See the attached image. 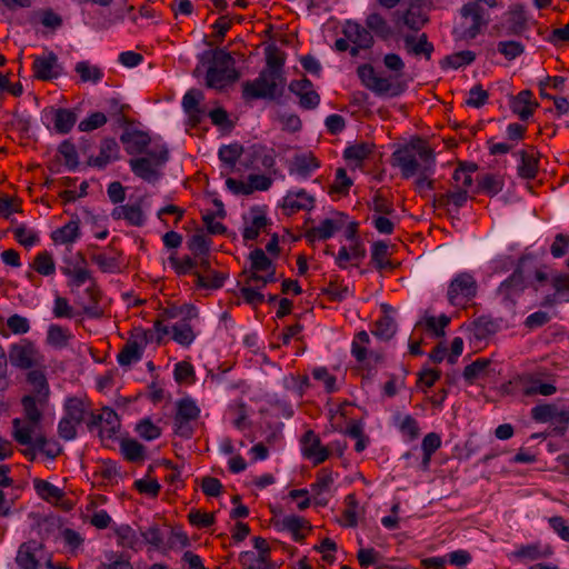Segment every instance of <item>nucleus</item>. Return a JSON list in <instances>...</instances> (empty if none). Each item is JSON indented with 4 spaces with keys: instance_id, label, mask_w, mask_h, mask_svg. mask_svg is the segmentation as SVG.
<instances>
[{
    "instance_id": "60",
    "label": "nucleus",
    "mask_w": 569,
    "mask_h": 569,
    "mask_svg": "<svg viewBox=\"0 0 569 569\" xmlns=\"http://www.w3.org/2000/svg\"><path fill=\"white\" fill-rule=\"evenodd\" d=\"M370 343V337L366 331H359L352 341L351 353L360 363L367 361V346Z\"/></svg>"
},
{
    "instance_id": "42",
    "label": "nucleus",
    "mask_w": 569,
    "mask_h": 569,
    "mask_svg": "<svg viewBox=\"0 0 569 569\" xmlns=\"http://www.w3.org/2000/svg\"><path fill=\"white\" fill-rule=\"evenodd\" d=\"M77 122V113L70 109L58 108L54 110L53 127L58 133L67 134Z\"/></svg>"
},
{
    "instance_id": "39",
    "label": "nucleus",
    "mask_w": 569,
    "mask_h": 569,
    "mask_svg": "<svg viewBox=\"0 0 569 569\" xmlns=\"http://www.w3.org/2000/svg\"><path fill=\"white\" fill-rule=\"evenodd\" d=\"M477 169L478 166L476 163H459L458 168L455 169L452 174L453 188L468 191L473 182L472 174L477 171Z\"/></svg>"
},
{
    "instance_id": "17",
    "label": "nucleus",
    "mask_w": 569,
    "mask_h": 569,
    "mask_svg": "<svg viewBox=\"0 0 569 569\" xmlns=\"http://www.w3.org/2000/svg\"><path fill=\"white\" fill-rule=\"evenodd\" d=\"M203 94L199 90H189L182 98V108L188 116V124L191 128L199 126L204 119L206 111L200 106Z\"/></svg>"
},
{
    "instance_id": "49",
    "label": "nucleus",
    "mask_w": 569,
    "mask_h": 569,
    "mask_svg": "<svg viewBox=\"0 0 569 569\" xmlns=\"http://www.w3.org/2000/svg\"><path fill=\"white\" fill-rule=\"evenodd\" d=\"M87 416H89L88 420H86L89 431L99 429V427L104 422L114 425L116 421V411L109 407H104L100 412H96L89 409Z\"/></svg>"
},
{
    "instance_id": "43",
    "label": "nucleus",
    "mask_w": 569,
    "mask_h": 569,
    "mask_svg": "<svg viewBox=\"0 0 569 569\" xmlns=\"http://www.w3.org/2000/svg\"><path fill=\"white\" fill-rule=\"evenodd\" d=\"M389 246L385 241H376L372 244L371 262L375 263L379 271L393 270L395 264L389 259Z\"/></svg>"
},
{
    "instance_id": "28",
    "label": "nucleus",
    "mask_w": 569,
    "mask_h": 569,
    "mask_svg": "<svg viewBox=\"0 0 569 569\" xmlns=\"http://www.w3.org/2000/svg\"><path fill=\"white\" fill-rule=\"evenodd\" d=\"M120 141L123 143L128 154H140L146 152L147 147L150 144V137L148 133L134 130L130 132H123L120 137Z\"/></svg>"
},
{
    "instance_id": "47",
    "label": "nucleus",
    "mask_w": 569,
    "mask_h": 569,
    "mask_svg": "<svg viewBox=\"0 0 569 569\" xmlns=\"http://www.w3.org/2000/svg\"><path fill=\"white\" fill-rule=\"evenodd\" d=\"M375 144L369 142H360L349 146L343 151V157L348 161L355 162L357 166L361 164L363 160L368 159L373 152Z\"/></svg>"
},
{
    "instance_id": "45",
    "label": "nucleus",
    "mask_w": 569,
    "mask_h": 569,
    "mask_svg": "<svg viewBox=\"0 0 569 569\" xmlns=\"http://www.w3.org/2000/svg\"><path fill=\"white\" fill-rule=\"evenodd\" d=\"M210 243L211 240L202 231H198L189 239L188 248L194 258L203 260L209 259Z\"/></svg>"
},
{
    "instance_id": "20",
    "label": "nucleus",
    "mask_w": 569,
    "mask_h": 569,
    "mask_svg": "<svg viewBox=\"0 0 569 569\" xmlns=\"http://www.w3.org/2000/svg\"><path fill=\"white\" fill-rule=\"evenodd\" d=\"M403 43L408 54L415 57L422 56L428 61L431 59L432 52L435 51V46L428 40V36L425 32L419 36H403Z\"/></svg>"
},
{
    "instance_id": "63",
    "label": "nucleus",
    "mask_w": 569,
    "mask_h": 569,
    "mask_svg": "<svg viewBox=\"0 0 569 569\" xmlns=\"http://www.w3.org/2000/svg\"><path fill=\"white\" fill-rule=\"evenodd\" d=\"M333 483L332 471L322 468L317 472L316 481L311 483V491L315 496H321L323 492L328 491Z\"/></svg>"
},
{
    "instance_id": "31",
    "label": "nucleus",
    "mask_w": 569,
    "mask_h": 569,
    "mask_svg": "<svg viewBox=\"0 0 569 569\" xmlns=\"http://www.w3.org/2000/svg\"><path fill=\"white\" fill-rule=\"evenodd\" d=\"M26 380L32 387V392L29 393L28 396L42 398V401H49L50 387L43 370H30L27 373Z\"/></svg>"
},
{
    "instance_id": "53",
    "label": "nucleus",
    "mask_w": 569,
    "mask_h": 569,
    "mask_svg": "<svg viewBox=\"0 0 569 569\" xmlns=\"http://www.w3.org/2000/svg\"><path fill=\"white\" fill-rule=\"evenodd\" d=\"M366 27L381 39H388L391 36V28L380 13H370L366 19Z\"/></svg>"
},
{
    "instance_id": "5",
    "label": "nucleus",
    "mask_w": 569,
    "mask_h": 569,
    "mask_svg": "<svg viewBox=\"0 0 569 569\" xmlns=\"http://www.w3.org/2000/svg\"><path fill=\"white\" fill-rule=\"evenodd\" d=\"M249 259L251 262L250 270L249 272H243L247 274V284L261 282V286L258 288H264L268 283L277 281L276 267L262 249L256 248L252 250Z\"/></svg>"
},
{
    "instance_id": "32",
    "label": "nucleus",
    "mask_w": 569,
    "mask_h": 569,
    "mask_svg": "<svg viewBox=\"0 0 569 569\" xmlns=\"http://www.w3.org/2000/svg\"><path fill=\"white\" fill-rule=\"evenodd\" d=\"M467 200L468 191L463 189H456L455 191L436 194L433 198V206L436 208H446L449 211L451 210L450 207L458 210L466 204Z\"/></svg>"
},
{
    "instance_id": "7",
    "label": "nucleus",
    "mask_w": 569,
    "mask_h": 569,
    "mask_svg": "<svg viewBox=\"0 0 569 569\" xmlns=\"http://www.w3.org/2000/svg\"><path fill=\"white\" fill-rule=\"evenodd\" d=\"M10 363L20 370H32L42 361V356L36 343L29 339H21L9 347Z\"/></svg>"
},
{
    "instance_id": "12",
    "label": "nucleus",
    "mask_w": 569,
    "mask_h": 569,
    "mask_svg": "<svg viewBox=\"0 0 569 569\" xmlns=\"http://www.w3.org/2000/svg\"><path fill=\"white\" fill-rule=\"evenodd\" d=\"M200 270L193 271L196 284L200 288L216 290L223 286L228 274L211 269L210 259L199 260Z\"/></svg>"
},
{
    "instance_id": "62",
    "label": "nucleus",
    "mask_w": 569,
    "mask_h": 569,
    "mask_svg": "<svg viewBox=\"0 0 569 569\" xmlns=\"http://www.w3.org/2000/svg\"><path fill=\"white\" fill-rule=\"evenodd\" d=\"M242 151V146L238 143L222 146L219 149V159L227 166V168L233 169Z\"/></svg>"
},
{
    "instance_id": "3",
    "label": "nucleus",
    "mask_w": 569,
    "mask_h": 569,
    "mask_svg": "<svg viewBox=\"0 0 569 569\" xmlns=\"http://www.w3.org/2000/svg\"><path fill=\"white\" fill-rule=\"evenodd\" d=\"M489 22L488 13L478 2H468L460 9V22L453 29L456 40L470 41L479 36Z\"/></svg>"
},
{
    "instance_id": "6",
    "label": "nucleus",
    "mask_w": 569,
    "mask_h": 569,
    "mask_svg": "<svg viewBox=\"0 0 569 569\" xmlns=\"http://www.w3.org/2000/svg\"><path fill=\"white\" fill-rule=\"evenodd\" d=\"M478 284L472 274L461 272L450 282L447 298L451 306L465 308L477 295Z\"/></svg>"
},
{
    "instance_id": "11",
    "label": "nucleus",
    "mask_w": 569,
    "mask_h": 569,
    "mask_svg": "<svg viewBox=\"0 0 569 569\" xmlns=\"http://www.w3.org/2000/svg\"><path fill=\"white\" fill-rule=\"evenodd\" d=\"M315 202V198L305 189L290 190L283 197L281 208L286 216H292L299 211H310Z\"/></svg>"
},
{
    "instance_id": "51",
    "label": "nucleus",
    "mask_w": 569,
    "mask_h": 569,
    "mask_svg": "<svg viewBox=\"0 0 569 569\" xmlns=\"http://www.w3.org/2000/svg\"><path fill=\"white\" fill-rule=\"evenodd\" d=\"M74 71L80 76L82 82L98 83L104 76L101 68L90 64L89 61L77 62Z\"/></svg>"
},
{
    "instance_id": "14",
    "label": "nucleus",
    "mask_w": 569,
    "mask_h": 569,
    "mask_svg": "<svg viewBox=\"0 0 569 569\" xmlns=\"http://www.w3.org/2000/svg\"><path fill=\"white\" fill-rule=\"evenodd\" d=\"M357 74L361 83L377 94H385L392 88L389 79L377 76L375 68L369 63L359 66Z\"/></svg>"
},
{
    "instance_id": "36",
    "label": "nucleus",
    "mask_w": 569,
    "mask_h": 569,
    "mask_svg": "<svg viewBox=\"0 0 569 569\" xmlns=\"http://www.w3.org/2000/svg\"><path fill=\"white\" fill-rule=\"evenodd\" d=\"M320 167L319 160L311 153L297 154L290 168L291 173H296L301 178H308L315 170Z\"/></svg>"
},
{
    "instance_id": "13",
    "label": "nucleus",
    "mask_w": 569,
    "mask_h": 569,
    "mask_svg": "<svg viewBox=\"0 0 569 569\" xmlns=\"http://www.w3.org/2000/svg\"><path fill=\"white\" fill-rule=\"evenodd\" d=\"M302 452L315 466L323 463L329 458V448L321 445L319 436L313 430L305 432L301 439Z\"/></svg>"
},
{
    "instance_id": "46",
    "label": "nucleus",
    "mask_w": 569,
    "mask_h": 569,
    "mask_svg": "<svg viewBox=\"0 0 569 569\" xmlns=\"http://www.w3.org/2000/svg\"><path fill=\"white\" fill-rule=\"evenodd\" d=\"M269 223L264 212L260 209H252V219L250 224L243 229L242 237L244 240H256L260 231L266 228Z\"/></svg>"
},
{
    "instance_id": "37",
    "label": "nucleus",
    "mask_w": 569,
    "mask_h": 569,
    "mask_svg": "<svg viewBox=\"0 0 569 569\" xmlns=\"http://www.w3.org/2000/svg\"><path fill=\"white\" fill-rule=\"evenodd\" d=\"M282 528L288 530L295 541L300 542L306 538V533L311 530L310 522L300 516H287L281 521Z\"/></svg>"
},
{
    "instance_id": "2",
    "label": "nucleus",
    "mask_w": 569,
    "mask_h": 569,
    "mask_svg": "<svg viewBox=\"0 0 569 569\" xmlns=\"http://www.w3.org/2000/svg\"><path fill=\"white\" fill-rule=\"evenodd\" d=\"M286 78L273 71H261L252 81L242 84V98L246 101L256 99H276L283 93Z\"/></svg>"
},
{
    "instance_id": "23",
    "label": "nucleus",
    "mask_w": 569,
    "mask_h": 569,
    "mask_svg": "<svg viewBox=\"0 0 569 569\" xmlns=\"http://www.w3.org/2000/svg\"><path fill=\"white\" fill-rule=\"evenodd\" d=\"M401 20L410 30L419 31L429 22V17L425 11L421 1H412L401 13Z\"/></svg>"
},
{
    "instance_id": "27",
    "label": "nucleus",
    "mask_w": 569,
    "mask_h": 569,
    "mask_svg": "<svg viewBox=\"0 0 569 569\" xmlns=\"http://www.w3.org/2000/svg\"><path fill=\"white\" fill-rule=\"evenodd\" d=\"M90 408V402L79 397H69L63 405V417L81 425L86 422V417Z\"/></svg>"
},
{
    "instance_id": "54",
    "label": "nucleus",
    "mask_w": 569,
    "mask_h": 569,
    "mask_svg": "<svg viewBox=\"0 0 569 569\" xmlns=\"http://www.w3.org/2000/svg\"><path fill=\"white\" fill-rule=\"evenodd\" d=\"M196 338L192 327L187 320L179 321L172 326V339L183 346H190Z\"/></svg>"
},
{
    "instance_id": "40",
    "label": "nucleus",
    "mask_w": 569,
    "mask_h": 569,
    "mask_svg": "<svg viewBox=\"0 0 569 569\" xmlns=\"http://www.w3.org/2000/svg\"><path fill=\"white\" fill-rule=\"evenodd\" d=\"M120 452L129 462H142L146 458V448L134 439L120 440Z\"/></svg>"
},
{
    "instance_id": "58",
    "label": "nucleus",
    "mask_w": 569,
    "mask_h": 569,
    "mask_svg": "<svg viewBox=\"0 0 569 569\" xmlns=\"http://www.w3.org/2000/svg\"><path fill=\"white\" fill-rule=\"evenodd\" d=\"M521 161L518 166V174L523 179H533L538 172V159L526 151L520 152Z\"/></svg>"
},
{
    "instance_id": "26",
    "label": "nucleus",
    "mask_w": 569,
    "mask_h": 569,
    "mask_svg": "<svg viewBox=\"0 0 569 569\" xmlns=\"http://www.w3.org/2000/svg\"><path fill=\"white\" fill-rule=\"evenodd\" d=\"M343 36L353 44L363 49H369L373 44V38L370 31L361 24L347 21L342 29Z\"/></svg>"
},
{
    "instance_id": "29",
    "label": "nucleus",
    "mask_w": 569,
    "mask_h": 569,
    "mask_svg": "<svg viewBox=\"0 0 569 569\" xmlns=\"http://www.w3.org/2000/svg\"><path fill=\"white\" fill-rule=\"evenodd\" d=\"M342 226L343 222L341 219H325L319 223V226L309 229L306 232V238L310 242L327 240L330 239L338 230H340Z\"/></svg>"
},
{
    "instance_id": "64",
    "label": "nucleus",
    "mask_w": 569,
    "mask_h": 569,
    "mask_svg": "<svg viewBox=\"0 0 569 569\" xmlns=\"http://www.w3.org/2000/svg\"><path fill=\"white\" fill-rule=\"evenodd\" d=\"M396 330L395 320L389 316H385L376 322L372 333L383 340H389L393 337Z\"/></svg>"
},
{
    "instance_id": "48",
    "label": "nucleus",
    "mask_w": 569,
    "mask_h": 569,
    "mask_svg": "<svg viewBox=\"0 0 569 569\" xmlns=\"http://www.w3.org/2000/svg\"><path fill=\"white\" fill-rule=\"evenodd\" d=\"M89 281L90 284L84 290V293L88 297L89 302L86 306H83V313L89 317L96 318L99 317L100 315L98 311V305L101 300V291L98 283L92 277Z\"/></svg>"
},
{
    "instance_id": "9",
    "label": "nucleus",
    "mask_w": 569,
    "mask_h": 569,
    "mask_svg": "<svg viewBox=\"0 0 569 569\" xmlns=\"http://www.w3.org/2000/svg\"><path fill=\"white\" fill-rule=\"evenodd\" d=\"M60 271L69 278V287L79 288L91 279V271L87 268V260L81 251L74 256L63 257Z\"/></svg>"
},
{
    "instance_id": "18",
    "label": "nucleus",
    "mask_w": 569,
    "mask_h": 569,
    "mask_svg": "<svg viewBox=\"0 0 569 569\" xmlns=\"http://www.w3.org/2000/svg\"><path fill=\"white\" fill-rule=\"evenodd\" d=\"M508 23L507 32H502V26L496 24L492 27V32L496 36L503 34H521L527 28V17L523 8L519 4L511 7L505 14Z\"/></svg>"
},
{
    "instance_id": "52",
    "label": "nucleus",
    "mask_w": 569,
    "mask_h": 569,
    "mask_svg": "<svg viewBox=\"0 0 569 569\" xmlns=\"http://www.w3.org/2000/svg\"><path fill=\"white\" fill-rule=\"evenodd\" d=\"M104 109L111 118L116 119L117 123H128L129 104L122 103L118 98H109L104 101Z\"/></svg>"
},
{
    "instance_id": "61",
    "label": "nucleus",
    "mask_w": 569,
    "mask_h": 569,
    "mask_svg": "<svg viewBox=\"0 0 569 569\" xmlns=\"http://www.w3.org/2000/svg\"><path fill=\"white\" fill-rule=\"evenodd\" d=\"M16 561L21 569H37L39 562L34 557L31 543L24 542L19 547Z\"/></svg>"
},
{
    "instance_id": "24",
    "label": "nucleus",
    "mask_w": 569,
    "mask_h": 569,
    "mask_svg": "<svg viewBox=\"0 0 569 569\" xmlns=\"http://www.w3.org/2000/svg\"><path fill=\"white\" fill-rule=\"evenodd\" d=\"M31 271L27 272V278L31 281H36L34 272L50 277L56 273V262L51 252L44 250L38 252L30 264Z\"/></svg>"
},
{
    "instance_id": "16",
    "label": "nucleus",
    "mask_w": 569,
    "mask_h": 569,
    "mask_svg": "<svg viewBox=\"0 0 569 569\" xmlns=\"http://www.w3.org/2000/svg\"><path fill=\"white\" fill-rule=\"evenodd\" d=\"M146 345V333L128 339L117 356L118 363L121 367H127L138 362L142 358Z\"/></svg>"
},
{
    "instance_id": "10",
    "label": "nucleus",
    "mask_w": 569,
    "mask_h": 569,
    "mask_svg": "<svg viewBox=\"0 0 569 569\" xmlns=\"http://www.w3.org/2000/svg\"><path fill=\"white\" fill-rule=\"evenodd\" d=\"M289 90L299 98V106L305 110L316 109L320 103V96L315 90L313 83L306 77L292 80Z\"/></svg>"
},
{
    "instance_id": "34",
    "label": "nucleus",
    "mask_w": 569,
    "mask_h": 569,
    "mask_svg": "<svg viewBox=\"0 0 569 569\" xmlns=\"http://www.w3.org/2000/svg\"><path fill=\"white\" fill-rule=\"evenodd\" d=\"M491 361L487 358H478L466 366L462 372L466 382L471 386L489 377V367Z\"/></svg>"
},
{
    "instance_id": "15",
    "label": "nucleus",
    "mask_w": 569,
    "mask_h": 569,
    "mask_svg": "<svg viewBox=\"0 0 569 569\" xmlns=\"http://www.w3.org/2000/svg\"><path fill=\"white\" fill-rule=\"evenodd\" d=\"M526 289L525 277L522 270L517 268L498 288V295L502 297L505 302L516 303V299Z\"/></svg>"
},
{
    "instance_id": "33",
    "label": "nucleus",
    "mask_w": 569,
    "mask_h": 569,
    "mask_svg": "<svg viewBox=\"0 0 569 569\" xmlns=\"http://www.w3.org/2000/svg\"><path fill=\"white\" fill-rule=\"evenodd\" d=\"M23 419L30 422H40L43 417V409L48 406V401L42 398L24 395L21 398Z\"/></svg>"
},
{
    "instance_id": "4",
    "label": "nucleus",
    "mask_w": 569,
    "mask_h": 569,
    "mask_svg": "<svg viewBox=\"0 0 569 569\" xmlns=\"http://www.w3.org/2000/svg\"><path fill=\"white\" fill-rule=\"evenodd\" d=\"M237 79L238 72L234 68L233 58L226 50L217 49L213 52L212 64L208 68L206 74L207 86L213 89H223Z\"/></svg>"
},
{
    "instance_id": "25",
    "label": "nucleus",
    "mask_w": 569,
    "mask_h": 569,
    "mask_svg": "<svg viewBox=\"0 0 569 569\" xmlns=\"http://www.w3.org/2000/svg\"><path fill=\"white\" fill-rule=\"evenodd\" d=\"M57 66L58 57L53 52H49L47 56L34 58L32 70L37 79L48 81L59 76L56 70Z\"/></svg>"
},
{
    "instance_id": "41",
    "label": "nucleus",
    "mask_w": 569,
    "mask_h": 569,
    "mask_svg": "<svg viewBox=\"0 0 569 569\" xmlns=\"http://www.w3.org/2000/svg\"><path fill=\"white\" fill-rule=\"evenodd\" d=\"M80 237L79 220H71L51 234L56 243L72 244Z\"/></svg>"
},
{
    "instance_id": "35",
    "label": "nucleus",
    "mask_w": 569,
    "mask_h": 569,
    "mask_svg": "<svg viewBox=\"0 0 569 569\" xmlns=\"http://www.w3.org/2000/svg\"><path fill=\"white\" fill-rule=\"evenodd\" d=\"M40 422H30L26 419L14 418L12 420V437L20 446L32 443V435Z\"/></svg>"
},
{
    "instance_id": "22",
    "label": "nucleus",
    "mask_w": 569,
    "mask_h": 569,
    "mask_svg": "<svg viewBox=\"0 0 569 569\" xmlns=\"http://www.w3.org/2000/svg\"><path fill=\"white\" fill-rule=\"evenodd\" d=\"M111 217L114 220H126L129 226L133 227H142L146 222V216L139 202L113 208Z\"/></svg>"
},
{
    "instance_id": "44",
    "label": "nucleus",
    "mask_w": 569,
    "mask_h": 569,
    "mask_svg": "<svg viewBox=\"0 0 569 569\" xmlns=\"http://www.w3.org/2000/svg\"><path fill=\"white\" fill-rule=\"evenodd\" d=\"M132 172L147 181H152L158 178V168L153 162H150L147 158H136L129 161Z\"/></svg>"
},
{
    "instance_id": "55",
    "label": "nucleus",
    "mask_w": 569,
    "mask_h": 569,
    "mask_svg": "<svg viewBox=\"0 0 569 569\" xmlns=\"http://www.w3.org/2000/svg\"><path fill=\"white\" fill-rule=\"evenodd\" d=\"M90 259L102 272L114 273L120 269V261L117 254L110 256L106 252H97L92 253Z\"/></svg>"
},
{
    "instance_id": "1",
    "label": "nucleus",
    "mask_w": 569,
    "mask_h": 569,
    "mask_svg": "<svg viewBox=\"0 0 569 569\" xmlns=\"http://www.w3.org/2000/svg\"><path fill=\"white\" fill-rule=\"evenodd\" d=\"M391 159L392 166L398 167L406 179L419 173H433L436 167L433 149L419 137L398 148Z\"/></svg>"
},
{
    "instance_id": "38",
    "label": "nucleus",
    "mask_w": 569,
    "mask_h": 569,
    "mask_svg": "<svg viewBox=\"0 0 569 569\" xmlns=\"http://www.w3.org/2000/svg\"><path fill=\"white\" fill-rule=\"evenodd\" d=\"M118 546L138 551L142 548V542L136 530L129 525H121L114 528Z\"/></svg>"
},
{
    "instance_id": "30",
    "label": "nucleus",
    "mask_w": 569,
    "mask_h": 569,
    "mask_svg": "<svg viewBox=\"0 0 569 569\" xmlns=\"http://www.w3.org/2000/svg\"><path fill=\"white\" fill-rule=\"evenodd\" d=\"M536 376L553 378V375H546L545 372L538 371L536 375H527L522 378L523 381L529 382L530 386L526 387L523 393L526 396H552L557 392V387L553 383L540 382Z\"/></svg>"
},
{
    "instance_id": "57",
    "label": "nucleus",
    "mask_w": 569,
    "mask_h": 569,
    "mask_svg": "<svg viewBox=\"0 0 569 569\" xmlns=\"http://www.w3.org/2000/svg\"><path fill=\"white\" fill-rule=\"evenodd\" d=\"M478 188L489 196H495L502 190L503 179L495 173H485L478 178Z\"/></svg>"
},
{
    "instance_id": "8",
    "label": "nucleus",
    "mask_w": 569,
    "mask_h": 569,
    "mask_svg": "<svg viewBox=\"0 0 569 569\" xmlns=\"http://www.w3.org/2000/svg\"><path fill=\"white\" fill-rule=\"evenodd\" d=\"M176 407L174 433L181 438H191L193 435L192 422L199 418L200 409L191 398L180 399Z\"/></svg>"
},
{
    "instance_id": "59",
    "label": "nucleus",
    "mask_w": 569,
    "mask_h": 569,
    "mask_svg": "<svg viewBox=\"0 0 569 569\" xmlns=\"http://www.w3.org/2000/svg\"><path fill=\"white\" fill-rule=\"evenodd\" d=\"M497 51L512 61L525 52V44L516 40H502L497 43Z\"/></svg>"
},
{
    "instance_id": "50",
    "label": "nucleus",
    "mask_w": 569,
    "mask_h": 569,
    "mask_svg": "<svg viewBox=\"0 0 569 569\" xmlns=\"http://www.w3.org/2000/svg\"><path fill=\"white\" fill-rule=\"evenodd\" d=\"M71 338V332L62 326L51 325L48 328L47 343L54 348L62 349L67 347Z\"/></svg>"
},
{
    "instance_id": "21",
    "label": "nucleus",
    "mask_w": 569,
    "mask_h": 569,
    "mask_svg": "<svg viewBox=\"0 0 569 569\" xmlns=\"http://www.w3.org/2000/svg\"><path fill=\"white\" fill-rule=\"evenodd\" d=\"M539 107L530 90H522L510 100V109L521 120H528Z\"/></svg>"
},
{
    "instance_id": "56",
    "label": "nucleus",
    "mask_w": 569,
    "mask_h": 569,
    "mask_svg": "<svg viewBox=\"0 0 569 569\" xmlns=\"http://www.w3.org/2000/svg\"><path fill=\"white\" fill-rule=\"evenodd\" d=\"M476 60V53L471 50H463L453 54L447 56L441 62L442 68L458 69L463 66H469Z\"/></svg>"
},
{
    "instance_id": "19",
    "label": "nucleus",
    "mask_w": 569,
    "mask_h": 569,
    "mask_svg": "<svg viewBox=\"0 0 569 569\" xmlns=\"http://www.w3.org/2000/svg\"><path fill=\"white\" fill-rule=\"evenodd\" d=\"M119 146L113 138H104L101 140L98 156H90L87 164L98 169H104L110 162L119 158Z\"/></svg>"
}]
</instances>
